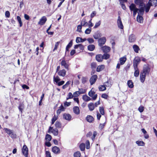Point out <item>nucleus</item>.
I'll list each match as a JSON object with an SVG mask.
<instances>
[{
	"label": "nucleus",
	"instance_id": "1a4fd4ad",
	"mask_svg": "<svg viewBox=\"0 0 157 157\" xmlns=\"http://www.w3.org/2000/svg\"><path fill=\"white\" fill-rule=\"evenodd\" d=\"M97 78L98 76L96 75H94L91 77L90 80V81L91 85L94 83Z\"/></svg>",
	"mask_w": 157,
	"mask_h": 157
},
{
	"label": "nucleus",
	"instance_id": "cd10ccee",
	"mask_svg": "<svg viewBox=\"0 0 157 157\" xmlns=\"http://www.w3.org/2000/svg\"><path fill=\"white\" fill-rule=\"evenodd\" d=\"M141 14H139L137 17V21L140 23H142L143 21V18L142 16H140Z\"/></svg>",
	"mask_w": 157,
	"mask_h": 157
},
{
	"label": "nucleus",
	"instance_id": "774afa93",
	"mask_svg": "<svg viewBox=\"0 0 157 157\" xmlns=\"http://www.w3.org/2000/svg\"><path fill=\"white\" fill-rule=\"evenodd\" d=\"M91 66L92 68H94L96 67V64L95 63L93 62L91 63Z\"/></svg>",
	"mask_w": 157,
	"mask_h": 157
},
{
	"label": "nucleus",
	"instance_id": "393cba45",
	"mask_svg": "<svg viewBox=\"0 0 157 157\" xmlns=\"http://www.w3.org/2000/svg\"><path fill=\"white\" fill-rule=\"evenodd\" d=\"M135 70L134 76L136 77L138 76L140 74V71L138 68H134Z\"/></svg>",
	"mask_w": 157,
	"mask_h": 157
},
{
	"label": "nucleus",
	"instance_id": "c03bdc74",
	"mask_svg": "<svg viewBox=\"0 0 157 157\" xmlns=\"http://www.w3.org/2000/svg\"><path fill=\"white\" fill-rule=\"evenodd\" d=\"M110 55L109 54L106 53H105L103 56V59H107L109 58Z\"/></svg>",
	"mask_w": 157,
	"mask_h": 157
},
{
	"label": "nucleus",
	"instance_id": "052dcab7",
	"mask_svg": "<svg viewBox=\"0 0 157 157\" xmlns=\"http://www.w3.org/2000/svg\"><path fill=\"white\" fill-rule=\"evenodd\" d=\"M97 135V132L96 131H94L93 133V136L91 137V139L93 140H94L95 139L96 136Z\"/></svg>",
	"mask_w": 157,
	"mask_h": 157
},
{
	"label": "nucleus",
	"instance_id": "39448f33",
	"mask_svg": "<svg viewBox=\"0 0 157 157\" xmlns=\"http://www.w3.org/2000/svg\"><path fill=\"white\" fill-rule=\"evenodd\" d=\"M50 132H52L53 134L55 136H57L58 135L59 132L58 130L56 128L53 129V127H50L48 132L50 133Z\"/></svg>",
	"mask_w": 157,
	"mask_h": 157
},
{
	"label": "nucleus",
	"instance_id": "c85d7f7f",
	"mask_svg": "<svg viewBox=\"0 0 157 157\" xmlns=\"http://www.w3.org/2000/svg\"><path fill=\"white\" fill-rule=\"evenodd\" d=\"M105 66L103 65L99 66L97 67L96 71L97 72H100L103 70Z\"/></svg>",
	"mask_w": 157,
	"mask_h": 157
},
{
	"label": "nucleus",
	"instance_id": "6ab92c4d",
	"mask_svg": "<svg viewBox=\"0 0 157 157\" xmlns=\"http://www.w3.org/2000/svg\"><path fill=\"white\" fill-rule=\"evenodd\" d=\"M73 111L74 113L77 115H78L80 113V110L79 107L78 106H75L74 107Z\"/></svg>",
	"mask_w": 157,
	"mask_h": 157
},
{
	"label": "nucleus",
	"instance_id": "5fc2aeb1",
	"mask_svg": "<svg viewBox=\"0 0 157 157\" xmlns=\"http://www.w3.org/2000/svg\"><path fill=\"white\" fill-rule=\"evenodd\" d=\"M95 92L93 91H92L91 90L88 93L90 97H92L94 95Z\"/></svg>",
	"mask_w": 157,
	"mask_h": 157
},
{
	"label": "nucleus",
	"instance_id": "5701e85b",
	"mask_svg": "<svg viewBox=\"0 0 157 157\" xmlns=\"http://www.w3.org/2000/svg\"><path fill=\"white\" fill-rule=\"evenodd\" d=\"M72 41V40H71L70 42L66 46V53L67 52L69 51V49L72 46L73 44Z\"/></svg>",
	"mask_w": 157,
	"mask_h": 157
},
{
	"label": "nucleus",
	"instance_id": "f3484780",
	"mask_svg": "<svg viewBox=\"0 0 157 157\" xmlns=\"http://www.w3.org/2000/svg\"><path fill=\"white\" fill-rule=\"evenodd\" d=\"M58 74L59 76L63 77L66 75V71L64 69L59 70L58 72Z\"/></svg>",
	"mask_w": 157,
	"mask_h": 157
},
{
	"label": "nucleus",
	"instance_id": "0e129e2a",
	"mask_svg": "<svg viewBox=\"0 0 157 157\" xmlns=\"http://www.w3.org/2000/svg\"><path fill=\"white\" fill-rule=\"evenodd\" d=\"M11 138H15L16 137V135L13 132L11 134L9 135Z\"/></svg>",
	"mask_w": 157,
	"mask_h": 157
},
{
	"label": "nucleus",
	"instance_id": "f704fd0d",
	"mask_svg": "<svg viewBox=\"0 0 157 157\" xmlns=\"http://www.w3.org/2000/svg\"><path fill=\"white\" fill-rule=\"evenodd\" d=\"M54 81L56 83H58V82L60 80V79L59 77L57 76L56 77L54 76L53 77Z\"/></svg>",
	"mask_w": 157,
	"mask_h": 157
},
{
	"label": "nucleus",
	"instance_id": "6e6d98bb",
	"mask_svg": "<svg viewBox=\"0 0 157 157\" xmlns=\"http://www.w3.org/2000/svg\"><path fill=\"white\" fill-rule=\"evenodd\" d=\"M23 108L24 105L22 104H20L19 106V109L21 111V112H22V111L23 110Z\"/></svg>",
	"mask_w": 157,
	"mask_h": 157
},
{
	"label": "nucleus",
	"instance_id": "f03ea898",
	"mask_svg": "<svg viewBox=\"0 0 157 157\" xmlns=\"http://www.w3.org/2000/svg\"><path fill=\"white\" fill-rule=\"evenodd\" d=\"M157 6V0H149V2L146 4L145 12L147 13L149 11L151 6Z\"/></svg>",
	"mask_w": 157,
	"mask_h": 157
},
{
	"label": "nucleus",
	"instance_id": "dca6fc26",
	"mask_svg": "<svg viewBox=\"0 0 157 157\" xmlns=\"http://www.w3.org/2000/svg\"><path fill=\"white\" fill-rule=\"evenodd\" d=\"M63 118L67 120L70 121L72 117L69 114L64 113L63 115Z\"/></svg>",
	"mask_w": 157,
	"mask_h": 157
},
{
	"label": "nucleus",
	"instance_id": "a211bd4d",
	"mask_svg": "<svg viewBox=\"0 0 157 157\" xmlns=\"http://www.w3.org/2000/svg\"><path fill=\"white\" fill-rule=\"evenodd\" d=\"M96 60L98 62H101L103 59V56L101 54H98L96 56Z\"/></svg>",
	"mask_w": 157,
	"mask_h": 157
},
{
	"label": "nucleus",
	"instance_id": "2eb2a0df",
	"mask_svg": "<svg viewBox=\"0 0 157 157\" xmlns=\"http://www.w3.org/2000/svg\"><path fill=\"white\" fill-rule=\"evenodd\" d=\"M52 151L56 154H59L60 152V149L59 148L56 146H55L52 147Z\"/></svg>",
	"mask_w": 157,
	"mask_h": 157
},
{
	"label": "nucleus",
	"instance_id": "603ef678",
	"mask_svg": "<svg viewBox=\"0 0 157 157\" xmlns=\"http://www.w3.org/2000/svg\"><path fill=\"white\" fill-rule=\"evenodd\" d=\"M82 28V26L81 25H78L77 26V31L79 32H81Z\"/></svg>",
	"mask_w": 157,
	"mask_h": 157
},
{
	"label": "nucleus",
	"instance_id": "7c9ffc66",
	"mask_svg": "<svg viewBox=\"0 0 157 157\" xmlns=\"http://www.w3.org/2000/svg\"><path fill=\"white\" fill-rule=\"evenodd\" d=\"M52 139L51 136L48 134H47L45 136V140L47 141H50Z\"/></svg>",
	"mask_w": 157,
	"mask_h": 157
},
{
	"label": "nucleus",
	"instance_id": "f257e3e1",
	"mask_svg": "<svg viewBox=\"0 0 157 157\" xmlns=\"http://www.w3.org/2000/svg\"><path fill=\"white\" fill-rule=\"evenodd\" d=\"M151 68L148 64L144 65L143 70L140 72V79L141 82L143 83L146 78V75H148L150 71Z\"/></svg>",
	"mask_w": 157,
	"mask_h": 157
},
{
	"label": "nucleus",
	"instance_id": "37998d69",
	"mask_svg": "<svg viewBox=\"0 0 157 157\" xmlns=\"http://www.w3.org/2000/svg\"><path fill=\"white\" fill-rule=\"evenodd\" d=\"M99 111L101 115H104L105 114L104 109L103 107H99Z\"/></svg>",
	"mask_w": 157,
	"mask_h": 157
},
{
	"label": "nucleus",
	"instance_id": "72a5a7b5",
	"mask_svg": "<svg viewBox=\"0 0 157 157\" xmlns=\"http://www.w3.org/2000/svg\"><path fill=\"white\" fill-rule=\"evenodd\" d=\"M88 49L90 51H93L95 48V46L94 45L90 44L88 46Z\"/></svg>",
	"mask_w": 157,
	"mask_h": 157
},
{
	"label": "nucleus",
	"instance_id": "bb28decb",
	"mask_svg": "<svg viewBox=\"0 0 157 157\" xmlns=\"http://www.w3.org/2000/svg\"><path fill=\"white\" fill-rule=\"evenodd\" d=\"M127 59L126 56H124L122 57H121L120 59V64L121 65H123L124 64Z\"/></svg>",
	"mask_w": 157,
	"mask_h": 157
},
{
	"label": "nucleus",
	"instance_id": "20e7f679",
	"mask_svg": "<svg viewBox=\"0 0 157 157\" xmlns=\"http://www.w3.org/2000/svg\"><path fill=\"white\" fill-rule=\"evenodd\" d=\"M140 58L138 57H136L133 62V66L134 68H138V65L140 63Z\"/></svg>",
	"mask_w": 157,
	"mask_h": 157
},
{
	"label": "nucleus",
	"instance_id": "3c124183",
	"mask_svg": "<svg viewBox=\"0 0 157 157\" xmlns=\"http://www.w3.org/2000/svg\"><path fill=\"white\" fill-rule=\"evenodd\" d=\"M86 148L87 149H89L90 147V142L89 140H87L86 141Z\"/></svg>",
	"mask_w": 157,
	"mask_h": 157
},
{
	"label": "nucleus",
	"instance_id": "680f3d73",
	"mask_svg": "<svg viewBox=\"0 0 157 157\" xmlns=\"http://www.w3.org/2000/svg\"><path fill=\"white\" fill-rule=\"evenodd\" d=\"M91 31V29H87L85 30V33L86 34H89Z\"/></svg>",
	"mask_w": 157,
	"mask_h": 157
},
{
	"label": "nucleus",
	"instance_id": "58836bf2",
	"mask_svg": "<svg viewBox=\"0 0 157 157\" xmlns=\"http://www.w3.org/2000/svg\"><path fill=\"white\" fill-rule=\"evenodd\" d=\"M133 48L134 51L136 53H138V52L139 48L138 46L136 45H134L133 46Z\"/></svg>",
	"mask_w": 157,
	"mask_h": 157
},
{
	"label": "nucleus",
	"instance_id": "8fccbe9b",
	"mask_svg": "<svg viewBox=\"0 0 157 157\" xmlns=\"http://www.w3.org/2000/svg\"><path fill=\"white\" fill-rule=\"evenodd\" d=\"M101 21H99L98 22H96L95 24V25L94 27V29H96L97 28H98L99 26L101 24Z\"/></svg>",
	"mask_w": 157,
	"mask_h": 157
},
{
	"label": "nucleus",
	"instance_id": "a19ab883",
	"mask_svg": "<svg viewBox=\"0 0 157 157\" xmlns=\"http://www.w3.org/2000/svg\"><path fill=\"white\" fill-rule=\"evenodd\" d=\"M127 84L129 87L132 88L133 87V83L131 80H129Z\"/></svg>",
	"mask_w": 157,
	"mask_h": 157
},
{
	"label": "nucleus",
	"instance_id": "e2e57ef3",
	"mask_svg": "<svg viewBox=\"0 0 157 157\" xmlns=\"http://www.w3.org/2000/svg\"><path fill=\"white\" fill-rule=\"evenodd\" d=\"M46 157H52L50 152L48 151H46Z\"/></svg>",
	"mask_w": 157,
	"mask_h": 157
},
{
	"label": "nucleus",
	"instance_id": "69168bd1",
	"mask_svg": "<svg viewBox=\"0 0 157 157\" xmlns=\"http://www.w3.org/2000/svg\"><path fill=\"white\" fill-rule=\"evenodd\" d=\"M138 110L140 112L142 113L144 111V107L143 106H140L138 108Z\"/></svg>",
	"mask_w": 157,
	"mask_h": 157
},
{
	"label": "nucleus",
	"instance_id": "e433bc0d",
	"mask_svg": "<svg viewBox=\"0 0 157 157\" xmlns=\"http://www.w3.org/2000/svg\"><path fill=\"white\" fill-rule=\"evenodd\" d=\"M99 90L100 91H103L106 89V88L103 84V85H100L98 87Z\"/></svg>",
	"mask_w": 157,
	"mask_h": 157
},
{
	"label": "nucleus",
	"instance_id": "338daca9",
	"mask_svg": "<svg viewBox=\"0 0 157 157\" xmlns=\"http://www.w3.org/2000/svg\"><path fill=\"white\" fill-rule=\"evenodd\" d=\"M96 11H94L92 12V13L91 14H90V17L92 18L94 16H95L96 15Z\"/></svg>",
	"mask_w": 157,
	"mask_h": 157
},
{
	"label": "nucleus",
	"instance_id": "423d86ee",
	"mask_svg": "<svg viewBox=\"0 0 157 157\" xmlns=\"http://www.w3.org/2000/svg\"><path fill=\"white\" fill-rule=\"evenodd\" d=\"M23 154L25 157H28V149L26 145H24L22 149Z\"/></svg>",
	"mask_w": 157,
	"mask_h": 157
},
{
	"label": "nucleus",
	"instance_id": "ddd939ff",
	"mask_svg": "<svg viewBox=\"0 0 157 157\" xmlns=\"http://www.w3.org/2000/svg\"><path fill=\"white\" fill-rule=\"evenodd\" d=\"M136 37L135 35L131 34L128 37V41L129 42H133L135 41Z\"/></svg>",
	"mask_w": 157,
	"mask_h": 157
},
{
	"label": "nucleus",
	"instance_id": "ea45409f",
	"mask_svg": "<svg viewBox=\"0 0 157 157\" xmlns=\"http://www.w3.org/2000/svg\"><path fill=\"white\" fill-rule=\"evenodd\" d=\"M55 126L56 128H61V124L59 122L57 121L55 124Z\"/></svg>",
	"mask_w": 157,
	"mask_h": 157
},
{
	"label": "nucleus",
	"instance_id": "4be33fe9",
	"mask_svg": "<svg viewBox=\"0 0 157 157\" xmlns=\"http://www.w3.org/2000/svg\"><path fill=\"white\" fill-rule=\"evenodd\" d=\"M65 108L62 105L59 107V109L57 111V115H59L62 111H64L65 110Z\"/></svg>",
	"mask_w": 157,
	"mask_h": 157
},
{
	"label": "nucleus",
	"instance_id": "13d9d810",
	"mask_svg": "<svg viewBox=\"0 0 157 157\" xmlns=\"http://www.w3.org/2000/svg\"><path fill=\"white\" fill-rule=\"evenodd\" d=\"M86 40H87L90 44L94 42V39L92 38H88L86 39Z\"/></svg>",
	"mask_w": 157,
	"mask_h": 157
},
{
	"label": "nucleus",
	"instance_id": "49530a36",
	"mask_svg": "<svg viewBox=\"0 0 157 157\" xmlns=\"http://www.w3.org/2000/svg\"><path fill=\"white\" fill-rule=\"evenodd\" d=\"M104 85L105 87H110L112 85L111 84L109 83L108 81H107L104 83Z\"/></svg>",
	"mask_w": 157,
	"mask_h": 157
},
{
	"label": "nucleus",
	"instance_id": "79ce46f5",
	"mask_svg": "<svg viewBox=\"0 0 157 157\" xmlns=\"http://www.w3.org/2000/svg\"><path fill=\"white\" fill-rule=\"evenodd\" d=\"M74 157H80L81 156L80 152L79 151H77L74 153Z\"/></svg>",
	"mask_w": 157,
	"mask_h": 157
},
{
	"label": "nucleus",
	"instance_id": "0eeeda50",
	"mask_svg": "<svg viewBox=\"0 0 157 157\" xmlns=\"http://www.w3.org/2000/svg\"><path fill=\"white\" fill-rule=\"evenodd\" d=\"M117 23L118 28L121 29H123V25L120 16H119L118 17Z\"/></svg>",
	"mask_w": 157,
	"mask_h": 157
},
{
	"label": "nucleus",
	"instance_id": "aec40b11",
	"mask_svg": "<svg viewBox=\"0 0 157 157\" xmlns=\"http://www.w3.org/2000/svg\"><path fill=\"white\" fill-rule=\"evenodd\" d=\"M88 107L89 110L90 111L93 110L95 108L94 104L92 102H91L88 104Z\"/></svg>",
	"mask_w": 157,
	"mask_h": 157
},
{
	"label": "nucleus",
	"instance_id": "9d476101",
	"mask_svg": "<svg viewBox=\"0 0 157 157\" xmlns=\"http://www.w3.org/2000/svg\"><path fill=\"white\" fill-rule=\"evenodd\" d=\"M47 20V19L46 17L45 16H44L40 19V21L38 22V24L41 25H43L45 23Z\"/></svg>",
	"mask_w": 157,
	"mask_h": 157
},
{
	"label": "nucleus",
	"instance_id": "412c9836",
	"mask_svg": "<svg viewBox=\"0 0 157 157\" xmlns=\"http://www.w3.org/2000/svg\"><path fill=\"white\" fill-rule=\"evenodd\" d=\"M86 40V38L82 39L80 37H77L76 40V42L77 43H78L80 42H83Z\"/></svg>",
	"mask_w": 157,
	"mask_h": 157
},
{
	"label": "nucleus",
	"instance_id": "4d7b16f0",
	"mask_svg": "<svg viewBox=\"0 0 157 157\" xmlns=\"http://www.w3.org/2000/svg\"><path fill=\"white\" fill-rule=\"evenodd\" d=\"M80 93L78 91L75 92L73 93L74 97H77L78 96L80 95Z\"/></svg>",
	"mask_w": 157,
	"mask_h": 157
},
{
	"label": "nucleus",
	"instance_id": "7ed1b4c3",
	"mask_svg": "<svg viewBox=\"0 0 157 157\" xmlns=\"http://www.w3.org/2000/svg\"><path fill=\"white\" fill-rule=\"evenodd\" d=\"M146 6L145 4L144 3H142L139 6V9L138 13L139 14L143 15L144 13V10H146Z\"/></svg>",
	"mask_w": 157,
	"mask_h": 157
},
{
	"label": "nucleus",
	"instance_id": "473e14b6",
	"mask_svg": "<svg viewBox=\"0 0 157 157\" xmlns=\"http://www.w3.org/2000/svg\"><path fill=\"white\" fill-rule=\"evenodd\" d=\"M136 143L139 146H144L145 145L143 141H137Z\"/></svg>",
	"mask_w": 157,
	"mask_h": 157
},
{
	"label": "nucleus",
	"instance_id": "a878e982",
	"mask_svg": "<svg viewBox=\"0 0 157 157\" xmlns=\"http://www.w3.org/2000/svg\"><path fill=\"white\" fill-rule=\"evenodd\" d=\"M81 25L82 26L86 27L88 26V23L86 22V20L85 19H83L81 22Z\"/></svg>",
	"mask_w": 157,
	"mask_h": 157
},
{
	"label": "nucleus",
	"instance_id": "a18cd8bd",
	"mask_svg": "<svg viewBox=\"0 0 157 157\" xmlns=\"http://www.w3.org/2000/svg\"><path fill=\"white\" fill-rule=\"evenodd\" d=\"M80 94H83L85 93L86 92V90L82 88L79 89V91Z\"/></svg>",
	"mask_w": 157,
	"mask_h": 157
},
{
	"label": "nucleus",
	"instance_id": "2f4dec72",
	"mask_svg": "<svg viewBox=\"0 0 157 157\" xmlns=\"http://www.w3.org/2000/svg\"><path fill=\"white\" fill-rule=\"evenodd\" d=\"M17 21H18L19 23V24L20 27H21L23 25V24L21 21V17L19 16H17Z\"/></svg>",
	"mask_w": 157,
	"mask_h": 157
},
{
	"label": "nucleus",
	"instance_id": "09e8293b",
	"mask_svg": "<svg viewBox=\"0 0 157 157\" xmlns=\"http://www.w3.org/2000/svg\"><path fill=\"white\" fill-rule=\"evenodd\" d=\"M135 3L137 4L140 5L142 3H144L143 0H135Z\"/></svg>",
	"mask_w": 157,
	"mask_h": 157
},
{
	"label": "nucleus",
	"instance_id": "f8f14e48",
	"mask_svg": "<svg viewBox=\"0 0 157 157\" xmlns=\"http://www.w3.org/2000/svg\"><path fill=\"white\" fill-rule=\"evenodd\" d=\"M106 39L105 37H103L100 38L98 40L99 45L100 46H102L106 42Z\"/></svg>",
	"mask_w": 157,
	"mask_h": 157
},
{
	"label": "nucleus",
	"instance_id": "9b49d317",
	"mask_svg": "<svg viewBox=\"0 0 157 157\" xmlns=\"http://www.w3.org/2000/svg\"><path fill=\"white\" fill-rule=\"evenodd\" d=\"M61 64V66H63L67 70H69V65L68 63L66 62V61H65L64 59L62 61Z\"/></svg>",
	"mask_w": 157,
	"mask_h": 157
},
{
	"label": "nucleus",
	"instance_id": "bf43d9fd",
	"mask_svg": "<svg viewBox=\"0 0 157 157\" xmlns=\"http://www.w3.org/2000/svg\"><path fill=\"white\" fill-rule=\"evenodd\" d=\"M87 80V78H86L82 77V82L84 84L86 82Z\"/></svg>",
	"mask_w": 157,
	"mask_h": 157
},
{
	"label": "nucleus",
	"instance_id": "4c0bfd02",
	"mask_svg": "<svg viewBox=\"0 0 157 157\" xmlns=\"http://www.w3.org/2000/svg\"><path fill=\"white\" fill-rule=\"evenodd\" d=\"M79 148L81 151H84L85 149V144L84 143H81L79 145Z\"/></svg>",
	"mask_w": 157,
	"mask_h": 157
},
{
	"label": "nucleus",
	"instance_id": "b1692460",
	"mask_svg": "<svg viewBox=\"0 0 157 157\" xmlns=\"http://www.w3.org/2000/svg\"><path fill=\"white\" fill-rule=\"evenodd\" d=\"M86 120L88 122L91 123L94 121V119L92 116L88 115L86 117Z\"/></svg>",
	"mask_w": 157,
	"mask_h": 157
},
{
	"label": "nucleus",
	"instance_id": "c9c22d12",
	"mask_svg": "<svg viewBox=\"0 0 157 157\" xmlns=\"http://www.w3.org/2000/svg\"><path fill=\"white\" fill-rule=\"evenodd\" d=\"M4 130L9 135H10L13 132V131L12 130L6 128H4Z\"/></svg>",
	"mask_w": 157,
	"mask_h": 157
},
{
	"label": "nucleus",
	"instance_id": "864d4df0",
	"mask_svg": "<svg viewBox=\"0 0 157 157\" xmlns=\"http://www.w3.org/2000/svg\"><path fill=\"white\" fill-rule=\"evenodd\" d=\"M59 43L60 42L59 41L57 42L56 43L55 45V48L53 50V51H54L55 50L57 49Z\"/></svg>",
	"mask_w": 157,
	"mask_h": 157
},
{
	"label": "nucleus",
	"instance_id": "de8ad7c7",
	"mask_svg": "<svg viewBox=\"0 0 157 157\" xmlns=\"http://www.w3.org/2000/svg\"><path fill=\"white\" fill-rule=\"evenodd\" d=\"M74 95H73L72 94L71 92L69 93L68 95H67V100H68L69 99H71L73 98Z\"/></svg>",
	"mask_w": 157,
	"mask_h": 157
},
{
	"label": "nucleus",
	"instance_id": "6e6552de",
	"mask_svg": "<svg viewBox=\"0 0 157 157\" xmlns=\"http://www.w3.org/2000/svg\"><path fill=\"white\" fill-rule=\"evenodd\" d=\"M130 10L133 12H137L139 9L136 7L135 4L132 3L129 6Z\"/></svg>",
	"mask_w": 157,
	"mask_h": 157
},
{
	"label": "nucleus",
	"instance_id": "4468645a",
	"mask_svg": "<svg viewBox=\"0 0 157 157\" xmlns=\"http://www.w3.org/2000/svg\"><path fill=\"white\" fill-rule=\"evenodd\" d=\"M101 48L103 52L105 53L109 52L110 51L111 49L110 47L106 46H105L101 47Z\"/></svg>",
	"mask_w": 157,
	"mask_h": 157
},
{
	"label": "nucleus",
	"instance_id": "c756f323",
	"mask_svg": "<svg viewBox=\"0 0 157 157\" xmlns=\"http://www.w3.org/2000/svg\"><path fill=\"white\" fill-rule=\"evenodd\" d=\"M82 99L84 101H88L91 100L90 98L86 95L83 96Z\"/></svg>",
	"mask_w": 157,
	"mask_h": 157
}]
</instances>
